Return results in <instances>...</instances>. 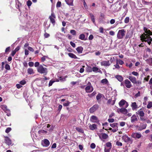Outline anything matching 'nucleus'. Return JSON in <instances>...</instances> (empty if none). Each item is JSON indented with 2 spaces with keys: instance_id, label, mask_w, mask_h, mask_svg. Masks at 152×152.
Here are the masks:
<instances>
[{
  "instance_id": "obj_44",
  "label": "nucleus",
  "mask_w": 152,
  "mask_h": 152,
  "mask_svg": "<svg viewBox=\"0 0 152 152\" xmlns=\"http://www.w3.org/2000/svg\"><path fill=\"white\" fill-rule=\"evenodd\" d=\"M106 146L110 148V149L112 147V145L111 143L110 142H108L106 144Z\"/></svg>"
},
{
  "instance_id": "obj_49",
  "label": "nucleus",
  "mask_w": 152,
  "mask_h": 152,
  "mask_svg": "<svg viewBox=\"0 0 152 152\" xmlns=\"http://www.w3.org/2000/svg\"><path fill=\"white\" fill-rule=\"evenodd\" d=\"M32 4V2L30 0H28L27 1V5L28 7H30Z\"/></svg>"
},
{
  "instance_id": "obj_17",
  "label": "nucleus",
  "mask_w": 152,
  "mask_h": 152,
  "mask_svg": "<svg viewBox=\"0 0 152 152\" xmlns=\"http://www.w3.org/2000/svg\"><path fill=\"white\" fill-rule=\"evenodd\" d=\"M136 114L139 115L140 117L144 116L145 115V113L144 112L141 110V109H140L136 112Z\"/></svg>"
},
{
  "instance_id": "obj_28",
  "label": "nucleus",
  "mask_w": 152,
  "mask_h": 152,
  "mask_svg": "<svg viewBox=\"0 0 152 152\" xmlns=\"http://www.w3.org/2000/svg\"><path fill=\"white\" fill-rule=\"evenodd\" d=\"M27 72L29 75H31L34 73L33 69L31 68H29L28 69Z\"/></svg>"
},
{
  "instance_id": "obj_32",
  "label": "nucleus",
  "mask_w": 152,
  "mask_h": 152,
  "mask_svg": "<svg viewBox=\"0 0 152 152\" xmlns=\"http://www.w3.org/2000/svg\"><path fill=\"white\" fill-rule=\"evenodd\" d=\"M76 129L78 131V132L81 133H83L84 132L83 130L80 127H77L76 128Z\"/></svg>"
},
{
  "instance_id": "obj_63",
  "label": "nucleus",
  "mask_w": 152,
  "mask_h": 152,
  "mask_svg": "<svg viewBox=\"0 0 152 152\" xmlns=\"http://www.w3.org/2000/svg\"><path fill=\"white\" fill-rule=\"evenodd\" d=\"M114 66L115 67V68L117 69H118L120 68V66L118 63H117Z\"/></svg>"
},
{
  "instance_id": "obj_42",
  "label": "nucleus",
  "mask_w": 152,
  "mask_h": 152,
  "mask_svg": "<svg viewBox=\"0 0 152 152\" xmlns=\"http://www.w3.org/2000/svg\"><path fill=\"white\" fill-rule=\"evenodd\" d=\"M129 21V17H126L124 20V22L126 23H128Z\"/></svg>"
},
{
  "instance_id": "obj_19",
  "label": "nucleus",
  "mask_w": 152,
  "mask_h": 152,
  "mask_svg": "<svg viewBox=\"0 0 152 152\" xmlns=\"http://www.w3.org/2000/svg\"><path fill=\"white\" fill-rule=\"evenodd\" d=\"M89 128L90 129L93 130L97 129V125L94 124L92 125L90 124L89 126Z\"/></svg>"
},
{
  "instance_id": "obj_30",
  "label": "nucleus",
  "mask_w": 152,
  "mask_h": 152,
  "mask_svg": "<svg viewBox=\"0 0 152 152\" xmlns=\"http://www.w3.org/2000/svg\"><path fill=\"white\" fill-rule=\"evenodd\" d=\"M101 83L103 84H107L108 83V81L107 79L105 78L102 79L101 81Z\"/></svg>"
},
{
  "instance_id": "obj_60",
  "label": "nucleus",
  "mask_w": 152,
  "mask_h": 152,
  "mask_svg": "<svg viewBox=\"0 0 152 152\" xmlns=\"http://www.w3.org/2000/svg\"><path fill=\"white\" fill-rule=\"evenodd\" d=\"M125 124V123L124 122H120V125L121 126H124Z\"/></svg>"
},
{
  "instance_id": "obj_37",
  "label": "nucleus",
  "mask_w": 152,
  "mask_h": 152,
  "mask_svg": "<svg viewBox=\"0 0 152 152\" xmlns=\"http://www.w3.org/2000/svg\"><path fill=\"white\" fill-rule=\"evenodd\" d=\"M1 108L3 110L5 111L7 109V107L6 105H2L1 106Z\"/></svg>"
},
{
  "instance_id": "obj_57",
  "label": "nucleus",
  "mask_w": 152,
  "mask_h": 152,
  "mask_svg": "<svg viewBox=\"0 0 152 152\" xmlns=\"http://www.w3.org/2000/svg\"><path fill=\"white\" fill-rule=\"evenodd\" d=\"M108 121L109 123H112L114 121V120L113 118H109L108 119Z\"/></svg>"
},
{
  "instance_id": "obj_15",
  "label": "nucleus",
  "mask_w": 152,
  "mask_h": 152,
  "mask_svg": "<svg viewBox=\"0 0 152 152\" xmlns=\"http://www.w3.org/2000/svg\"><path fill=\"white\" fill-rule=\"evenodd\" d=\"M99 136V137L101 139H107L108 137V135L105 133H102L98 134Z\"/></svg>"
},
{
  "instance_id": "obj_1",
  "label": "nucleus",
  "mask_w": 152,
  "mask_h": 152,
  "mask_svg": "<svg viewBox=\"0 0 152 152\" xmlns=\"http://www.w3.org/2000/svg\"><path fill=\"white\" fill-rule=\"evenodd\" d=\"M143 30L145 33L140 36V39L142 41L147 42L150 45L152 41V38L150 36L152 35V32L145 27L143 28Z\"/></svg>"
},
{
  "instance_id": "obj_62",
  "label": "nucleus",
  "mask_w": 152,
  "mask_h": 152,
  "mask_svg": "<svg viewBox=\"0 0 152 152\" xmlns=\"http://www.w3.org/2000/svg\"><path fill=\"white\" fill-rule=\"evenodd\" d=\"M28 51L27 49H26L25 50V54L26 55H27L28 54Z\"/></svg>"
},
{
  "instance_id": "obj_43",
  "label": "nucleus",
  "mask_w": 152,
  "mask_h": 152,
  "mask_svg": "<svg viewBox=\"0 0 152 152\" xmlns=\"http://www.w3.org/2000/svg\"><path fill=\"white\" fill-rule=\"evenodd\" d=\"M4 112L7 113V115L8 116H10V110L8 109L6 110Z\"/></svg>"
},
{
  "instance_id": "obj_50",
  "label": "nucleus",
  "mask_w": 152,
  "mask_h": 152,
  "mask_svg": "<svg viewBox=\"0 0 152 152\" xmlns=\"http://www.w3.org/2000/svg\"><path fill=\"white\" fill-rule=\"evenodd\" d=\"M5 68L7 70H10V65L8 64H6L5 66Z\"/></svg>"
},
{
  "instance_id": "obj_8",
  "label": "nucleus",
  "mask_w": 152,
  "mask_h": 152,
  "mask_svg": "<svg viewBox=\"0 0 152 152\" xmlns=\"http://www.w3.org/2000/svg\"><path fill=\"white\" fill-rule=\"evenodd\" d=\"M56 18V16L53 12H52L51 15L49 16V18L50 19L51 22L53 24V25H54L55 23V19Z\"/></svg>"
},
{
  "instance_id": "obj_16",
  "label": "nucleus",
  "mask_w": 152,
  "mask_h": 152,
  "mask_svg": "<svg viewBox=\"0 0 152 152\" xmlns=\"http://www.w3.org/2000/svg\"><path fill=\"white\" fill-rule=\"evenodd\" d=\"M128 78L133 83L137 84V80L135 77L129 76L128 77Z\"/></svg>"
},
{
  "instance_id": "obj_45",
  "label": "nucleus",
  "mask_w": 152,
  "mask_h": 152,
  "mask_svg": "<svg viewBox=\"0 0 152 152\" xmlns=\"http://www.w3.org/2000/svg\"><path fill=\"white\" fill-rule=\"evenodd\" d=\"M61 6V2L60 1H58L56 4V7H60Z\"/></svg>"
},
{
  "instance_id": "obj_2",
  "label": "nucleus",
  "mask_w": 152,
  "mask_h": 152,
  "mask_svg": "<svg viewBox=\"0 0 152 152\" xmlns=\"http://www.w3.org/2000/svg\"><path fill=\"white\" fill-rule=\"evenodd\" d=\"M37 71L41 74L46 75L47 73V69L46 68L43 67L42 65H40L37 68Z\"/></svg>"
},
{
  "instance_id": "obj_11",
  "label": "nucleus",
  "mask_w": 152,
  "mask_h": 152,
  "mask_svg": "<svg viewBox=\"0 0 152 152\" xmlns=\"http://www.w3.org/2000/svg\"><path fill=\"white\" fill-rule=\"evenodd\" d=\"M147 125L146 124H141L140 125H136V129L139 131H141L143 129H145Z\"/></svg>"
},
{
  "instance_id": "obj_51",
  "label": "nucleus",
  "mask_w": 152,
  "mask_h": 152,
  "mask_svg": "<svg viewBox=\"0 0 152 152\" xmlns=\"http://www.w3.org/2000/svg\"><path fill=\"white\" fill-rule=\"evenodd\" d=\"M116 145L118 146H122V144L121 142L117 141L116 142Z\"/></svg>"
},
{
  "instance_id": "obj_6",
  "label": "nucleus",
  "mask_w": 152,
  "mask_h": 152,
  "mask_svg": "<svg viewBox=\"0 0 152 152\" xmlns=\"http://www.w3.org/2000/svg\"><path fill=\"white\" fill-rule=\"evenodd\" d=\"M124 83L125 86L127 88H130L132 86L131 82L127 79H126L124 80Z\"/></svg>"
},
{
  "instance_id": "obj_56",
  "label": "nucleus",
  "mask_w": 152,
  "mask_h": 152,
  "mask_svg": "<svg viewBox=\"0 0 152 152\" xmlns=\"http://www.w3.org/2000/svg\"><path fill=\"white\" fill-rule=\"evenodd\" d=\"M28 65L30 67L33 66L34 65V64L32 62H30L28 63Z\"/></svg>"
},
{
  "instance_id": "obj_38",
  "label": "nucleus",
  "mask_w": 152,
  "mask_h": 152,
  "mask_svg": "<svg viewBox=\"0 0 152 152\" xmlns=\"http://www.w3.org/2000/svg\"><path fill=\"white\" fill-rule=\"evenodd\" d=\"M150 78V76L148 75L146 77H145L143 79V82L144 83L145 81H148Z\"/></svg>"
},
{
  "instance_id": "obj_26",
  "label": "nucleus",
  "mask_w": 152,
  "mask_h": 152,
  "mask_svg": "<svg viewBox=\"0 0 152 152\" xmlns=\"http://www.w3.org/2000/svg\"><path fill=\"white\" fill-rule=\"evenodd\" d=\"M115 77L120 82H122L124 78L121 75H116L115 76Z\"/></svg>"
},
{
  "instance_id": "obj_9",
  "label": "nucleus",
  "mask_w": 152,
  "mask_h": 152,
  "mask_svg": "<svg viewBox=\"0 0 152 152\" xmlns=\"http://www.w3.org/2000/svg\"><path fill=\"white\" fill-rule=\"evenodd\" d=\"M138 116L135 114L133 115L131 117V121L132 123H135L138 120Z\"/></svg>"
},
{
  "instance_id": "obj_35",
  "label": "nucleus",
  "mask_w": 152,
  "mask_h": 152,
  "mask_svg": "<svg viewBox=\"0 0 152 152\" xmlns=\"http://www.w3.org/2000/svg\"><path fill=\"white\" fill-rule=\"evenodd\" d=\"M152 107V101L148 102V104L147 105V108L150 109Z\"/></svg>"
},
{
  "instance_id": "obj_21",
  "label": "nucleus",
  "mask_w": 152,
  "mask_h": 152,
  "mask_svg": "<svg viewBox=\"0 0 152 152\" xmlns=\"http://www.w3.org/2000/svg\"><path fill=\"white\" fill-rule=\"evenodd\" d=\"M43 146L45 147H47L50 144L49 141L48 140L45 139L44 140L43 143L42 144Z\"/></svg>"
},
{
  "instance_id": "obj_48",
  "label": "nucleus",
  "mask_w": 152,
  "mask_h": 152,
  "mask_svg": "<svg viewBox=\"0 0 152 152\" xmlns=\"http://www.w3.org/2000/svg\"><path fill=\"white\" fill-rule=\"evenodd\" d=\"M11 130V128L10 127L7 128L5 130V132L7 133L9 132Z\"/></svg>"
},
{
  "instance_id": "obj_5",
  "label": "nucleus",
  "mask_w": 152,
  "mask_h": 152,
  "mask_svg": "<svg viewBox=\"0 0 152 152\" xmlns=\"http://www.w3.org/2000/svg\"><path fill=\"white\" fill-rule=\"evenodd\" d=\"M122 138V140L126 142H129L131 144L132 142V140L126 135L123 136Z\"/></svg>"
},
{
  "instance_id": "obj_53",
  "label": "nucleus",
  "mask_w": 152,
  "mask_h": 152,
  "mask_svg": "<svg viewBox=\"0 0 152 152\" xmlns=\"http://www.w3.org/2000/svg\"><path fill=\"white\" fill-rule=\"evenodd\" d=\"M98 68L96 67H93L92 68V70L94 72H96L98 71Z\"/></svg>"
},
{
  "instance_id": "obj_33",
  "label": "nucleus",
  "mask_w": 152,
  "mask_h": 152,
  "mask_svg": "<svg viewBox=\"0 0 152 152\" xmlns=\"http://www.w3.org/2000/svg\"><path fill=\"white\" fill-rule=\"evenodd\" d=\"M118 123H113L112 124H110V126L113 128H118L117 125Z\"/></svg>"
},
{
  "instance_id": "obj_12",
  "label": "nucleus",
  "mask_w": 152,
  "mask_h": 152,
  "mask_svg": "<svg viewBox=\"0 0 152 152\" xmlns=\"http://www.w3.org/2000/svg\"><path fill=\"white\" fill-rule=\"evenodd\" d=\"M99 106L97 104L94 105L93 107L91 108L89 110L90 112L93 113L96 110L99 108Z\"/></svg>"
},
{
  "instance_id": "obj_52",
  "label": "nucleus",
  "mask_w": 152,
  "mask_h": 152,
  "mask_svg": "<svg viewBox=\"0 0 152 152\" xmlns=\"http://www.w3.org/2000/svg\"><path fill=\"white\" fill-rule=\"evenodd\" d=\"M26 81L25 80H22L20 81V84L22 85H24L26 83Z\"/></svg>"
},
{
  "instance_id": "obj_47",
  "label": "nucleus",
  "mask_w": 152,
  "mask_h": 152,
  "mask_svg": "<svg viewBox=\"0 0 152 152\" xmlns=\"http://www.w3.org/2000/svg\"><path fill=\"white\" fill-rule=\"evenodd\" d=\"M102 94H98L96 96V99L98 100L100 99L102 97Z\"/></svg>"
},
{
  "instance_id": "obj_23",
  "label": "nucleus",
  "mask_w": 152,
  "mask_h": 152,
  "mask_svg": "<svg viewBox=\"0 0 152 152\" xmlns=\"http://www.w3.org/2000/svg\"><path fill=\"white\" fill-rule=\"evenodd\" d=\"M132 136L134 138H140L141 136V134L140 133H134L132 134Z\"/></svg>"
},
{
  "instance_id": "obj_20",
  "label": "nucleus",
  "mask_w": 152,
  "mask_h": 152,
  "mask_svg": "<svg viewBox=\"0 0 152 152\" xmlns=\"http://www.w3.org/2000/svg\"><path fill=\"white\" fill-rule=\"evenodd\" d=\"M5 142L8 145H10L12 144L11 140L8 137H5Z\"/></svg>"
},
{
  "instance_id": "obj_24",
  "label": "nucleus",
  "mask_w": 152,
  "mask_h": 152,
  "mask_svg": "<svg viewBox=\"0 0 152 152\" xmlns=\"http://www.w3.org/2000/svg\"><path fill=\"white\" fill-rule=\"evenodd\" d=\"M143 59L145 60L149 64H152V58H148L146 59L145 57V56H144Z\"/></svg>"
},
{
  "instance_id": "obj_64",
  "label": "nucleus",
  "mask_w": 152,
  "mask_h": 152,
  "mask_svg": "<svg viewBox=\"0 0 152 152\" xmlns=\"http://www.w3.org/2000/svg\"><path fill=\"white\" fill-rule=\"evenodd\" d=\"M70 103V102H67L66 103H64L63 104V105L64 106H68Z\"/></svg>"
},
{
  "instance_id": "obj_55",
  "label": "nucleus",
  "mask_w": 152,
  "mask_h": 152,
  "mask_svg": "<svg viewBox=\"0 0 152 152\" xmlns=\"http://www.w3.org/2000/svg\"><path fill=\"white\" fill-rule=\"evenodd\" d=\"M71 45L73 48H75L76 46L75 44L72 42H70Z\"/></svg>"
},
{
  "instance_id": "obj_13",
  "label": "nucleus",
  "mask_w": 152,
  "mask_h": 152,
  "mask_svg": "<svg viewBox=\"0 0 152 152\" xmlns=\"http://www.w3.org/2000/svg\"><path fill=\"white\" fill-rule=\"evenodd\" d=\"M117 111L118 113H121L124 114L127 113V110L125 108H118Z\"/></svg>"
},
{
  "instance_id": "obj_54",
  "label": "nucleus",
  "mask_w": 152,
  "mask_h": 152,
  "mask_svg": "<svg viewBox=\"0 0 152 152\" xmlns=\"http://www.w3.org/2000/svg\"><path fill=\"white\" fill-rule=\"evenodd\" d=\"M90 147L94 149L95 148L96 145L94 143H92L91 144Z\"/></svg>"
},
{
  "instance_id": "obj_34",
  "label": "nucleus",
  "mask_w": 152,
  "mask_h": 152,
  "mask_svg": "<svg viewBox=\"0 0 152 152\" xmlns=\"http://www.w3.org/2000/svg\"><path fill=\"white\" fill-rule=\"evenodd\" d=\"M89 15L91 18V20L92 21L93 23H94L95 21L94 15L91 13H90Z\"/></svg>"
},
{
  "instance_id": "obj_18",
  "label": "nucleus",
  "mask_w": 152,
  "mask_h": 152,
  "mask_svg": "<svg viewBox=\"0 0 152 152\" xmlns=\"http://www.w3.org/2000/svg\"><path fill=\"white\" fill-rule=\"evenodd\" d=\"M116 99L114 98L113 100H112V99H109L107 101V104H110L113 105H114L115 103Z\"/></svg>"
},
{
  "instance_id": "obj_27",
  "label": "nucleus",
  "mask_w": 152,
  "mask_h": 152,
  "mask_svg": "<svg viewBox=\"0 0 152 152\" xmlns=\"http://www.w3.org/2000/svg\"><path fill=\"white\" fill-rule=\"evenodd\" d=\"M76 50L78 53H82L83 48L81 47H79L76 49Z\"/></svg>"
},
{
  "instance_id": "obj_10",
  "label": "nucleus",
  "mask_w": 152,
  "mask_h": 152,
  "mask_svg": "<svg viewBox=\"0 0 152 152\" xmlns=\"http://www.w3.org/2000/svg\"><path fill=\"white\" fill-rule=\"evenodd\" d=\"M119 105L120 107L125 105V107L126 108L129 105L128 103L124 99L121 100L119 103Z\"/></svg>"
},
{
  "instance_id": "obj_61",
  "label": "nucleus",
  "mask_w": 152,
  "mask_h": 152,
  "mask_svg": "<svg viewBox=\"0 0 152 152\" xmlns=\"http://www.w3.org/2000/svg\"><path fill=\"white\" fill-rule=\"evenodd\" d=\"M28 49L29 50H30L32 52H33L34 51V49H33V48H31V47H28Z\"/></svg>"
},
{
  "instance_id": "obj_3",
  "label": "nucleus",
  "mask_w": 152,
  "mask_h": 152,
  "mask_svg": "<svg viewBox=\"0 0 152 152\" xmlns=\"http://www.w3.org/2000/svg\"><path fill=\"white\" fill-rule=\"evenodd\" d=\"M94 90L90 82H88L86 87L85 88V90L86 92L87 93H90L91 92Z\"/></svg>"
},
{
  "instance_id": "obj_4",
  "label": "nucleus",
  "mask_w": 152,
  "mask_h": 152,
  "mask_svg": "<svg viewBox=\"0 0 152 152\" xmlns=\"http://www.w3.org/2000/svg\"><path fill=\"white\" fill-rule=\"evenodd\" d=\"M126 31L124 29L120 30L117 34V37L118 39H122L125 36Z\"/></svg>"
},
{
  "instance_id": "obj_40",
  "label": "nucleus",
  "mask_w": 152,
  "mask_h": 152,
  "mask_svg": "<svg viewBox=\"0 0 152 152\" xmlns=\"http://www.w3.org/2000/svg\"><path fill=\"white\" fill-rule=\"evenodd\" d=\"M70 33L74 36L76 35V32L74 30H71L70 31Z\"/></svg>"
},
{
  "instance_id": "obj_36",
  "label": "nucleus",
  "mask_w": 152,
  "mask_h": 152,
  "mask_svg": "<svg viewBox=\"0 0 152 152\" xmlns=\"http://www.w3.org/2000/svg\"><path fill=\"white\" fill-rule=\"evenodd\" d=\"M85 38V35L83 34H80L79 37V39L82 40H84Z\"/></svg>"
},
{
  "instance_id": "obj_46",
  "label": "nucleus",
  "mask_w": 152,
  "mask_h": 152,
  "mask_svg": "<svg viewBox=\"0 0 152 152\" xmlns=\"http://www.w3.org/2000/svg\"><path fill=\"white\" fill-rule=\"evenodd\" d=\"M132 74L136 76H138L139 75V74L138 72L134 71L132 72Z\"/></svg>"
},
{
  "instance_id": "obj_29",
  "label": "nucleus",
  "mask_w": 152,
  "mask_h": 152,
  "mask_svg": "<svg viewBox=\"0 0 152 152\" xmlns=\"http://www.w3.org/2000/svg\"><path fill=\"white\" fill-rule=\"evenodd\" d=\"M65 1L66 2V3L69 5H73V1H71L70 0H65Z\"/></svg>"
},
{
  "instance_id": "obj_41",
  "label": "nucleus",
  "mask_w": 152,
  "mask_h": 152,
  "mask_svg": "<svg viewBox=\"0 0 152 152\" xmlns=\"http://www.w3.org/2000/svg\"><path fill=\"white\" fill-rule=\"evenodd\" d=\"M140 120L142 121H145L147 119L144 116L140 117Z\"/></svg>"
},
{
  "instance_id": "obj_22",
  "label": "nucleus",
  "mask_w": 152,
  "mask_h": 152,
  "mask_svg": "<svg viewBox=\"0 0 152 152\" xmlns=\"http://www.w3.org/2000/svg\"><path fill=\"white\" fill-rule=\"evenodd\" d=\"M67 76H65L64 77H58V79L56 80L57 81H63L66 80V78L67 77Z\"/></svg>"
},
{
  "instance_id": "obj_31",
  "label": "nucleus",
  "mask_w": 152,
  "mask_h": 152,
  "mask_svg": "<svg viewBox=\"0 0 152 152\" xmlns=\"http://www.w3.org/2000/svg\"><path fill=\"white\" fill-rule=\"evenodd\" d=\"M68 55L70 57L72 58L76 59L77 58L76 56L72 53H69Z\"/></svg>"
},
{
  "instance_id": "obj_59",
  "label": "nucleus",
  "mask_w": 152,
  "mask_h": 152,
  "mask_svg": "<svg viewBox=\"0 0 152 152\" xmlns=\"http://www.w3.org/2000/svg\"><path fill=\"white\" fill-rule=\"evenodd\" d=\"M54 82V81H52L51 80H50L49 83V85H48L49 86H52V84Z\"/></svg>"
},
{
  "instance_id": "obj_14",
  "label": "nucleus",
  "mask_w": 152,
  "mask_h": 152,
  "mask_svg": "<svg viewBox=\"0 0 152 152\" xmlns=\"http://www.w3.org/2000/svg\"><path fill=\"white\" fill-rule=\"evenodd\" d=\"M101 64L102 66H108L110 65V63L109 61H103L101 62Z\"/></svg>"
},
{
  "instance_id": "obj_25",
  "label": "nucleus",
  "mask_w": 152,
  "mask_h": 152,
  "mask_svg": "<svg viewBox=\"0 0 152 152\" xmlns=\"http://www.w3.org/2000/svg\"><path fill=\"white\" fill-rule=\"evenodd\" d=\"M131 106L133 110H134L138 107V106L135 102H132V103Z\"/></svg>"
},
{
  "instance_id": "obj_7",
  "label": "nucleus",
  "mask_w": 152,
  "mask_h": 152,
  "mask_svg": "<svg viewBox=\"0 0 152 152\" xmlns=\"http://www.w3.org/2000/svg\"><path fill=\"white\" fill-rule=\"evenodd\" d=\"M90 120L91 122L93 123H99V120L98 118L95 115L91 116L90 117Z\"/></svg>"
},
{
  "instance_id": "obj_58",
  "label": "nucleus",
  "mask_w": 152,
  "mask_h": 152,
  "mask_svg": "<svg viewBox=\"0 0 152 152\" xmlns=\"http://www.w3.org/2000/svg\"><path fill=\"white\" fill-rule=\"evenodd\" d=\"M39 63L38 62H36L34 64V66L35 67H38L39 66Z\"/></svg>"
},
{
  "instance_id": "obj_39",
  "label": "nucleus",
  "mask_w": 152,
  "mask_h": 152,
  "mask_svg": "<svg viewBox=\"0 0 152 152\" xmlns=\"http://www.w3.org/2000/svg\"><path fill=\"white\" fill-rule=\"evenodd\" d=\"M142 3L143 4L145 5H148L149 4H152V3L151 2H147L144 0L142 1Z\"/></svg>"
}]
</instances>
